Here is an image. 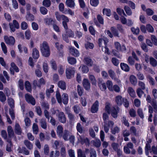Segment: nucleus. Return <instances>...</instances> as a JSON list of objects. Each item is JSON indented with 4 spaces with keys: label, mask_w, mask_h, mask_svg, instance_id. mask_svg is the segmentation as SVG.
Masks as SVG:
<instances>
[{
    "label": "nucleus",
    "mask_w": 157,
    "mask_h": 157,
    "mask_svg": "<svg viewBox=\"0 0 157 157\" xmlns=\"http://www.w3.org/2000/svg\"><path fill=\"white\" fill-rule=\"evenodd\" d=\"M62 102L65 105L67 104L68 102V95L66 93H63L62 96Z\"/></svg>",
    "instance_id": "23"
},
{
    "label": "nucleus",
    "mask_w": 157,
    "mask_h": 157,
    "mask_svg": "<svg viewBox=\"0 0 157 157\" xmlns=\"http://www.w3.org/2000/svg\"><path fill=\"white\" fill-rule=\"evenodd\" d=\"M7 131L9 138L13 137L14 136L13 130L12 127L9 126L7 127Z\"/></svg>",
    "instance_id": "16"
},
{
    "label": "nucleus",
    "mask_w": 157,
    "mask_h": 157,
    "mask_svg": "<svg viewBox=\"0 0 157 157\" xmlns=\"http://www.w3.org/2000/svg\"><path fill=\"white\" fill-rule=\"evenodd\" d=\"M24 144L26 147L29 150L32 149L33 148V144L28 140H25L24 141Z\"/></svg>",
    "instance_id": "30"
},
{
    "label": "nucleus",
    "mask_w": 157,
    "mask_h": 157,
    "mask_svg": "<svg viewBox=\"0 0 157 157\" xmlns=\"http://www.w3.org/2000/svg\"><path fill=\"white\" fill-rule=\"evenodd\" d=\"M25 87L27 91L30 92L31 90V86L29 82L28 81H26L25 83Z\"/></svg>",
    "instance_id": "42"
},
{
    "label": "nucleus",
    "mask_w": 157,
    "mask_h": 157,
    "mask_svg": "<svg viewBox=\"0 0 157 157\" xmlns=\"http://www.w3.org/2000/svg\"><path fill=\"white\" fill-rule=\"evenodd\" d=\"M1 45L3 53L6 54L7 53V48L6 44L3 42H2L1 43Z\"/></svg>",
    "instance_id": "47"
},
{
    "label": "nucleus",
    "mask_w": 157,
    "mask_h": 157,
    "mask_svg": "<svg viewBox=\"0 0 157 157\" xmlns=\"http://www.w3.org/2000/svg\"><path fill=\"white\" fill-rule=\"evenodd\" d=\"M57 117L59 121L61 123H65L66 119L64 113L62 112H59L58 114Z\"/></svg>",
    "instance_id": "6"
},
{
    "label": "nucleus",
    "mask_w": 157,
    "mask_h": 157,
    "mask_svg": "<svg viewBox=\"0 0 157 157\" xmlns=\"http://www.w3.org/2000/svg\"><path fill=\"white\" fill-rule=\"evenodd\" d=\"M43 66L44 72L46 73H47L48 71V62L46 61L44 62Z\"/></svg>",
    "instance_id": "44"
},
{
    "label": "nucleus",
    "mask_w": 157,
    "mask_h": 157,
    "mask_svg": "<svg viewBox=\"0 0 157 157\" xmlns=\"http://www.w3.org/2000/svg\"><path fill=\"white\" fill-rule=\"evenodd\" d=\"M129 113L132 117H135L136 116V112L133 109H130L129 111Z\"/></svg>",
    "instance_id": "60"
},
{
    "label": "nucleus",
    "mask_w": 157,
    "mask_h": 157,
    "mask_svg": "<svg viewBox=\"0 0 157 157\" xmlns=\"http://www.w3.org/2000/svg\"><path fill=\"white\" fill-rule=\"evenodd\" d=\"M146 101L148 103H150L152 106L153 107L154 111L155 112H157V101L154 99H151V98L149 95H147L146 97Z\"/></svg>",
    "instance_id": "3"
},
{
    "label": "nucleus",
    "mask_w": 157,
    "mask_h": 157,
    "mask_svg": "<svg viewBox=\"0 0 157 157\" xmlns=\"http://www.w3.org/2000/svg\"><path fill=\"white\" fill-rule=\"evenodd\" d=\"M4 39L5 43L9 45H13L15 42V39L13 36H4Z\"/></svg>",
    "instance_id": "4"
},
{
    "label": "nucleus",
    "mask_w": 157,
    "mask_h": 157,
    "mask_svg": "<svg viewBox=\"0 0 157 157\" xmlns=\"http://www.w3.org/2000/svg\"><path fill=\"white\" fill-rule=\"evenodd\" d=\"M15 131L16 133L18 135H21L22 132L21 128L18 124H16L15 125Z\"/></svg>",
    "instance_id": "32"
},
{
    "label": "nucleus",
    "mask_w": 157,
    "mask_h": 157,
    "mask_svg": "<svg viewBox=\"0 0 157 157\" xmlns=\"http://www.w3.org/2000/svg\"><path fill=\"white\" fill-rule=\"evenodd\" d=\"M150 64L153 67L157 66V61L153 57H151L150 61Z\"/></svg>",
    "instance_id": "41"
},
{
    "label": "nucleus",
    "mask_w": 157,
    "mask_h": 157,
    "mask_svg": "<svg viewBox=\"0 0 157 157\" xmlns=\"http://www.w3.org/2000/svg\"><path fill=\"white\" fill-rule=\"evenodd\" d=\"M77 152L78 157H86L85 154L81 149H78Z\"/></svg>",
    "instance_id": "43"
},
{
    "label": "nucleus",
    "mask_w": 157,
    "mask_h": 157,
    "mask_svg": "<svg viewBox=\"0 0 157 157\" xmlns=\"http://www.w3.org/2000/svg\"><path fill=\"white\" fill-rule=\"evenodd\" d=\"M99 102L98 101H96L92 105L91 111L93 113H94L97 112L98 109Z\"/></svg>",
    "instance_id": "11"
},
{
    "label": "nucleus",
    "mask_w": 157,
    "mask_h": 157,
    "mask_svg": "<svg viewBox=\"0 0 157 157\" xmlns=\"http://www.w3.org/2000/svg\"><path fill=\"white\" fill-rule=\"evenodd\" d=\"M96 152L93 148H90V157H96Z\"/></svg>",
    "instance_id": "57"
},
{
    "label": "nucleus",
    "mask_w": 157,
    "mask_h": 157,
    "mask_svg": "<svg viewBox=\"0 0 157 157\" xmlns=\"http://www.w3.org/2000/svg\"><path fill=\"white\" fill-rule=\"evenodd\" d=\"M127 91L131 97L134 98L136 96V93L133 88L131 87L128 88Z\"/></svg>",
    "instance_id": "24"
},
{
    "label": "nucleus",
    "mask_w": 157,
    "mask_h": 157,
    "mask_svg": "<svg viewBox=\"0 0 157 157\" xmlns=\"http://www.w3.org/2000/svg\"><path fill=\"white\" fill-rule=\"evenodd\" d=\"M43 5L46 7H48L51 5V2L50 0H44Z\"/></svg>",
    "instance_id": "61"
},
{
    "label": "nucleus",
    "mask_w": 157,
    "mask_h": 157,
    "mask_svg": "<svg viewBox=\"0 0 157 157\" xmlns=\"http://www.w3.org/2000/svg\"><path fill=\"white\" fill-rule=\"evenodd\" d=\"M129 80L131 83L133 85L135 86L137 82L136 78L134 75H131L129 77Z\"/></svg>",
    "instance_id": "22"
},
{
    "label": "nucleus",
    "mask_w": 157,
    "mask_h": 157,
    "mask_svg": "<svg viewBox=\"0 0 157 157\" xmlns=\"http://www.w3.org/2000/svg\"><path fill=\"white\" fill-rule=\"evenodd\" d=\"M6 141L8 143L6 145V151L8 152H11L12 151L13 147V145L11 142V139H7Z\"/></svg>",
    "instance_id": "13"
},
{
    "label": "nucleus",
    "mask_w": 157,
    "mask_h": 157,
    "mask_svg": "<svg viewBox=\"0 0 157 157\" xmlns=\"http://www.w3.org/2000/svg\"><path fill=\"white\" fill-rule=\"evenodd\" d=\"M108 42V39L106 37H103L102 38H99L98 39V44L99 46H102L103 44L105 45H107V43Z\"/></svg>",
    "instance_id": "14"
},
{
    "label": "nucleus",
    "mask_w": 157,
    "mask_h": 157,
    "mask_svg": "<svg viewBox=\"0 0 157 157\" xmlns=\"http://www.w3.org/2000/svg\"><path fill=\"white\" fill-rule=\"evenodd\" d=\"M120 109L118 107L117 108L112 107L111 108L110 113L111 115L114 118H116L117 117V113L119 112Z\"/></svg>",
    "instance_id": "10"
},
{
    "label": "nucleus",
    "mask_w": 157,
    "mask_h": 157,
    "mask_svg": "<svg viewBox=\"0 0 157 157\" xmlns=\"http://www.w3.org/2000/svg\"><path fill=\"white\" fill-rule=\"evenodd\" d=\"M8 102L9 105L12 108L14 107V101L12 98H9L8 99Z\"/></svg>",
    "instance_id": "56"
},
{
    "label": "nucleus",
    "mask_w": 157,
    "mask_h": 157,
    "mask_svg": "<svg viewBox=\"0 0 157 157\" xmlns=\"http://www.w3.org/2000/svg\"><path fill=\"white\" fill-rule=\"evenodd\" d=\"M120 66L121 69L124 71L128 72L129 71V67L127 64L121 63Z\"/></svg>",
    "instance_id": "31"
},
{
    "label": "nucleus",
    "mask_w": 157,
    "mask_h": 157,
    "mask_svg": "<svg viewBox=\"0 0 157 157\" xmlns=\"http://www.w3.org/2000/svg\"><path fill=\"white\" fill-rule=\"evenodd\" d=\"M40 126L42 128L44 129L47 128V123L45 119L43 118L41 119L40 121Z\"/></svg>",
    "instance_id": "37"
},
{
    "label": "nucleus",
    "mask_w": 157,
    "mask_h": 157,
    "mask_svg": "<svg viewBox=\"0 0 157 157\" xmlns=\"http://www.w3.org/2000/svg\"><path fill=\"white\" fill-rule=\"evenodd\" d=\"M65 73L67 78L70 79L74 75L75 68L71 67H68L66 69Z\"/></svg>",
    "instance_id": "5"
},
{
    "label": "nucleus",
    "mask_w": 157,
    "mask_h": 157,
    "mask_svg": "<svg viewBox=\"0 0 157 157\" xmlns=\"http://www.w3.org/2000/svg\"><path fill=\"white\" fill-rule=\"evenodd\" d=\"M32 56L35 59H38L39 56V53L38 50L36 48H34L32 51Z\"/></svg>",
    "instance_id": "19"
},
{
    "label": "nucleus",
    "mask_w": 157,
    "mask_h": 157,
    "mask_svg": "<svg viewBox=\"0 0 157 157\" xmlns=\"http://www.w3.org/2000/svg\"><path fill=\"white\" fill-rule=\"evenodd\" d=\"M148 109L149 113L150 114L148 117V120L149 121L151 122L152 121L151 118L152 117V113H153V108L150 105H149L148 106Z\"/></svg>",
    "instance_id": "38"
},
{
    "label": "nucleus",
    "mask_w": 157,
    "mask_h": 157,
    "mask_svg": "<svg viewBox=\"0 0 157 157\" xmlns=\"http://www.w3.org/2000/svg\"><path fill=\"white\" fill-rule=\"evenodd\" d=\"M56 97L58 102L59 104H61L62 102V98L60 93L58 91L56 92Z\"/></svg>",
    "instance_id": "45"
},
{
    "label": "nucleus",
    "mask_w": 157,
    "mask_h": 157,
    "mask_svg": "<svg viewBox=\"0 0 157 157\" xmlns=\"http://www.w3.org/2000/svg\"><path fill=\"white\" fill-rule=\"evenodd\" d=\"M58 85L59 87L62 90H64L66 89V83L63 81H59L58 82Z\"/></svg>",
    "instance_id": "28"
},
{
    "label": "nucleus",
    "mask_w": 157,
    "mask_h": 157,
    "mask_svg": "<svg viewBox=\"0 0 157 157\" xmlns=\"http://www.w3.org/2000/svg\"><path fill=\"white\" fill-rule=\"evenodd\" d=\"M140 88H138L136 90V93L139 98H141L144 94V92Z\"/></svg>",
    "instance_id": "48"
},
{
    "label": "nucleus",
    "mask_w": 157,
    "mask_h": 157,
    "mask_svg": "<svg viewBox=\"0 0 157 157\" xmlns=\"http://www.w3.org/2000/svg\"><path fill=\"white\" fill-rule=\"evenodd\" d=\"M32 129L34 134L36 135L38 134L39 131V128L37 124L36 123L33 124L32 126Z\"/></svg>",
    "instance_id": "34"
},
{
    "label": "nucleus",
    "mask_w": 157,
    "mask_h": 157,
    "mask_svg": "<svg viewBox=\"0 0 157 157\" xmlns=\"http://www.w3.org/2000/svg\"><path fill=\"white\" fill-rule=\"evenodd\" d=\"M103 13L104 15H105L108 16H109L111 14L110 10L109 9H103Z\"/></svg>",
    "instance_id": "53"
},
{
    "label": "nucleus",
    "mask_w": 157,
    "mask_h": 157,
    "mask_svg": "<svg viewBox=\"0 0 157 157\" xmlns=\"http://www.w3.org/2000/svg\"><path fill=\"white\" fill-rule=\"evenodd\" d=\"M67 60L69 63L71 65L74 64L76 63V59L71 57H68Z\"/></svg>",
    "instance_id": "35"
},
{
    "label": "nucleus",
    "mask_w": 157,
    "mask_h": 157,
    "mask_svg": "<svg viewBox=\"0 0 157 157\" xmlns=\"http://www.w3.org/2000/svg\"><path fill=\"white\" fill-rule=\"evenodd\" d=\"M69 132L67 130H65L64 132L62 133V136L63 139L65 140H68V137L69 135Z\"/></svg>",
    "instance_id": "36"
},
{
    "label": "nucleus",
    "mask_w": 157,
    "mask_h": 157,
    "mask_svg": "<svg viewBox=\"0 0 157 157\" xmlns=\"http://www.w3.org/2000/svg\"><path fill=\"white\" fill-rule=\"evenodd\" d=\"M82 84L85 89L88 90L90 88V83L87 79L84 78Z\"/></svg>",
    "instance_id": "17"
},
{
    "label": "nucleus",
    "mask_w": 157,
    "mask_h": 157,
    "mask_svg": "<svg viewBox=\"0 0 157 157\" xmlns=\"http://www.w3.org/2000/svg\"><path fill=\"white\" fill-rule=\"evenodd\" d=\"M106 85L109 90L111 91H113V84L112 82L110 80H108L106 82Z\"/></svg>",
    "instance_id": "40"
},
{
    "label": "nucleus",
    "mask_w": 157,
    "mask_h": 157,
    "mask_svg": "<svg viewBox=\"0 0 157 157\" xmlns=\"http://www.w3.org/2000/svg\"><path fill=\"white\" fill-rule=\"evenodd\" d=\"M39 83L37 84V81L36 80H35L33 81V84L35 86H38L40 87L41 85L44 84L45 83V82L43 78H41L39 81Z\"/></svg>",
    "instance_id": "18"
},
{
    "label": "nucleus",
    "mask_w": 157,
    "mask_h": 157,
    "mask_svg": "<svg viewBox=\"0 0 157 157\" xmlns=\"http://www.w3.org/2000/svg\"><path fill=\"white\" fill-rule=\"evenodd\" d=\"M78 137V140L81 142L82 144H85L86 145L89 146L90 144V141L86 137H85L83 136H79Z\"/></svg>",
    "instance_id": "9"
},
{
    "label": "nucleus",
    "mask_w": 157,
    "mask_h": 157,
    "mask_svg": "<svg viewBox=\"0 0 157 157\" xmlns=\"http://www.w3.org/2000/svg\"><path fill=\"white\" fill-rule=\"evenodd\" d=\"M91 142L93 145L96 147H99L101 144V141L99 139H96L95 140H92Z\"/></svg>",
    "instance_id": "26"
},
{
    "label": "nucleus",
    "mask_w": 157,
    "mask_h": 157,
    "mask_svg": "<svg viewBox=\"0 0 157 157\" xmlns=\"http://www.w3.org/2000/svg\"><path fill=\"white\" fill-rule=\"evenodd\" d=\"M58 71L60 75H63L64 71V69L63 67L61 65H60L59 67Z\"/></svg>",
    "instance_id": "63"
},
{
    "label": "nucleus",
    "mask_w": 157,
    "mask_h": 157,
    "mask_svg": "<svg viewBox=\"0 0 157 157\" xmlns=\"http://www.w3.org/2000/svg\"><path fill=\"white\" fill-rule=\"evenodd\" d=\"M63 128L61 125H58L56 129V132L57 135L59 137H61L63 133Z\"/></svg>",
    "instance_id": "21"
},
{
    "label": "nucleus",
    "mask_w": 157,
    "mask_h": 157,
    "mask_svg": "<svg viewBox=\"0 0 157 157\" xmlns=\"http://www.w3.org/2000/svg\"><path fill=\"white\" fill-rule=\"evenodd\" d=\"M27 15L26 16V18L28 20L33 21L34 20V15L30 13L29 12H27Z\"/></svg>",
    "instance_id": "51"
},
{
    "label": "nucleus",
    "mask_w": 157,
    "mask_h": 157,
    "mask_svg": "<svg viewBox=\"0 0 157 157\" xmlns=\"http://www.w3.org/2000/svg\"><path fill=\"white\" fill-rule=\"evenodd\" d=\"M133 148V144L130 142H128L125 146L124 147V152L127 154H129L131 153L130 149H132Z\"/></svg>",
    "instance_id": "7"
},
{
    "label": "nucleus",
    "mask_w": 157,
    "mask_h": 157,
    "mask_svg": "<svg viewBox=\"0 0 157 157\" xmlns=\"http://www.w3.org/2000/svg\"><path fill=\"white\" fill-rule=\"evenodd\" d=\"M89 78L91 81L92 83L95 84L96 82V81L94 76L93 75L90 74H89Z\"/></svg>",
    "instance_id": "58"
},
{
    "label": "nucleus",
    "mask_w": 157,
    "mask_h": 157,
    "mask_svg": "<svg viewBox=\"0 0 157 157\" xmlns=\"http://www.w3.org/2000/svg\"><path fill=\"white\" fill-rule=\"evenodd\" d=\"M150 152L155 155H157V145L153 146L150 150Z\"/></svg>",
    "instance_id": "46"
},
{
    "label": "nucleus",
    "mask_w": 157,
    "mask_h": 157,
    "mask_svg": "<svg viewBox=\"0 0 157 157\" xmlns=\"http://www.w3.org/2000/svg\"><path fill=\"white\" fill-rule=\"evenodd\" d=\"M60 152L59 151L56 150L54 152L53 151L50 152V157H57L59 156Z\"/></svg>",
    "instance_id": "33"
},
{
    "label": "nucleus",
    "mask_w": 157,
    "mask_h": 157,
    "mask_svg": "<svg viewBox=\"0 0 157 157\" xmlns=\"http://www.w3.org/2000/svg\"><path fill=\"white\" fill-rule=\"evenodd\" d=\"M83 62L88 66H92L93 64L91 59L88 57L85 58L83 60Z\"/></svg>",
    "instance_id": "27"
},
{
    "label": "nucleus",
    "mask_w": 157,
    "mask_h": 157,
    "mask_svg": "<svg viewBox=\"0 0 157 157\" xmlns=\"http://www.w3.org/2000/svg\"><path fill=\"white\" fill-rule=\"evenodd\" d=\"M60 155L62 157H65L66 155V148L65 147H62L60 149Z\"/></svg>",
    "instance_id": "55"
},
{
    "label": "nucleus",
    "mask_w": 157,
    "mask_h": 157,
    "mask_svg": "<svg viewBox=\"0 0 157 157\" xmlns=\"http://www.w3.org/2000/svg\"><path fill=\"white\" fill-rule=\"evenodd\" d=\"M25 99L28 103H31L33 105H34L35 104V100L32 96L29 94H25Z\"/></svg>",
    "instance_id": "8"
},
{
    "label": "nucleus",
    "mask_w": 157,
    "mask_h": 157,
    "mask_svg": "<svg viewBox=\"0 0 157 157\" xmlns=\"http://www.w3.org/2000/svg\"><path fill=\"white\" fill-rule=\"evenodd\" d=\"M66 3L67 6L70 8H74L75 6L74 0H66Z\"/></svg>",
    "instance_id": "25"
},
{
    "label": "nucleus",
    "mask_w": 157,
    "mask_h": 157,
    "mask_svg": "<svg viewBox=\"0 0 157 157\" xmlns=\"http://www.w3.org/2000/svg\"><path fill=\"white\" fill-rule=\"evenodd\" d=\"M50 63L52 68L54 70L56 71L57 69V66L56 62L52 60L50 61Z\"/></svg>",
    "instance_id": "50"
},
{
    "label": "nucleus",
    "mask_w": 157,
    "mask_h": 157,
    "mask_svg": "<svg viewBox=\"0 0 157 157\" xmlns=\"http://www.w3.org/2000/svg\"><path fill=\"white\" fill-rule=\"evenodd\" d=\"M124 10L128 15H131L132 14V12L130 8L127 6H125L124 7Z\"/></svg>",
    "instance_id": "54"
},
{
    "label": "nucleus",
    "mask_w": 157,
    "mask_h": 157,
    "mask_svg": "<svg viewBox=\"0 0 157 157\" xmlns=\"http://www.w3.org/2000/svg\"><path fill=\"white\" fill-rule=\"evenodd\" d=\"M94 44L92 43L86 41L85 43V47L86 49H92L94 48Z\"/></svg>",
    "instance_id": "29"
},
{
    "label": "nucleus",
    "mask_w": 157,
    "mask_h": 157,
    "mask_svg": "<svg viewBox=\"0 0 157 157\" xmlns=\"http://www.w3.org/2000/svg\"><path fill=\"white\" fill-rule=\"evenodd\" d=\"M98 86L101 90L105 91L106 90V87L105 83H102V81H101L100 79H98Z\"/></svg>",
    "instance_id": "20"
},
{
    "label": "nucleus",
    "mask_w": 157,
    "mask_h": 157,
    "mask_svg": "<svg viewBox=\"0 0 157 157\" xmlns=\"http://www.w3.org/2000/svg\"><path fill=\"white\" fill-rule=\"evenodd\" d=\"M115 101L118 105L120 106L123 104L125 107L128 108L129 106V103L128 101L121 95H118L115 97Z\"/></svg>",
    "instance_id": "2"
},
{
    "label": "nucleus",
    "mask_w": 157,
    "mask_h": 157,
    "mask_svg": "<svg viewBox=\"0 0 157 157\" xmlns=\"http://www.w3.org/2000/svg\"><path fill=\"white\" fill-rule=\"evenodd\" d=\"M40 49L42 55L47 57L50 55V51L49 47L47 42L44 41L40 46Z\"/></svg>",
    "instance_id": "1"
},
{
    "label": "nucleus",
    "mask_w": 157,
    "mask_h": 157,
    "mask_svg": "<svg viewBox=\"0 0 157 157\" xmlns=\"http://www.w3.org/2000/svg\"><path fill=\"white\" fill-rule=\"evenodd\" d=\"M103 119L104 121V123L106 124L109 119V117L108 114L105 113L103 114Z\"/></svg>",
    "instance_id": "59"
},
{
    "label": "nucleus",
    "mask_w": 157,
    "mask_h": 157,
    "mask_svg": "<svg viewBox=\"0 0 157 157\" xmlns=\"http://www.w3.org/2000/svg\"><path fill=\"white\" fill-rule=\"evenodd\" d=\"M6 97L4 93L2 91H0V100L2 102L5 101Z\"/></svg>",
    "instance_id": "49"
},
{
    "label": "nucleus",
    "mask_w": 157,
    "mask_h": 157,
    "mask_svg": "<svg viewBox=\"0 0 157 157\" xmlns=\"http://www.w3.org/2000/svg\"><path fill=\"white\" fill-rule=\"evenodd\" d=\"M108 72L109 76L112 79L117 81L118 83L120 82V81L116 77L115 74L113 71L112 70H109Z\"/></svg>",
    "instance_id": "12"
},
{
    "label": "nucleus",
    "mask_w": 157,
    "mask_h": 157,
    "mask_svg": "<svg viewBox=\"0 0 157 157\" xmlns=\"http://www.w3.org/2000/svg\"><path fill=\"white\" fill-rule=\"evenodd\" d=\"M120 131L119 128L117 126H115L112 129L111 133L113 134H115L116 133H118Z\"/></svg>",
    "instance_id": "52"
},
{
    "label": "nucleus",
    "mask_w": 157,
    "mask_h": 157,
    "mask_svg": "<svg viewBox=\"0 0 157 157\" xmlns=\"http://www.w3.org/2000/svg\"><path fill=\"white\" fill-rule=\"evenodd\" d=\"M70 53L73 56L78 57L79 55V53L78 50L74 48L71 47L69 48Z\"/></svg>",
    "instance_id": "15"
},
{
    "label": "nucleus",
    "mask_w": 157,
    "mask_h": 157,
    "mask_svg": "<svg viewBox=\"0 0 157 157\" xmlns=\"http://www.w3.org/2000/svg\"><path fill=\"white\" fill-rule=\"evenodd\" d=\"M110 30L114 36L119 37L118 31L117 30L115 27H112L110 28Z\"/></svg>",
    "instance_id": "39"
},
{
    "label": "nucleus",
    "mask_w": 157,
    "mask_h": 157,
    "mask_svg": "<svg viewBox=\"0 0 157 157\" xmlns=\"http://www.w3.org/2000/svg\"><path fill=\"white\" fill-rule=\"evenodd\" d=\"M121 121L125 125L127 126H129V123L128 121L126 120V118L125 117L123 116L121 119Z\"/></svg>",
    "instance_id": "64"
},
{
    "label": "nucleus",
    "mask_w": 157,
    "mask_h": 157,
    "mask_svg": "<svg viewBox=\"0 0 157 157\" xmlns=\"http://www.w3.org/2000/svg\"><path fill=\"white\" fill-rule=\"evenodd\" d=\"M136 76L138 79L143 80L144 79V76L142 73L139 72L136 74Z\"/></svg>",
    "instance_id": "62"
}]
</instances>
